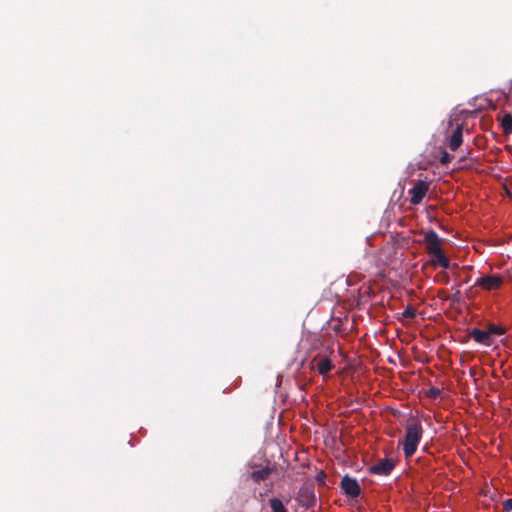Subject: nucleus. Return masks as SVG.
Masks as SVG:
<instances>
[{
    "label": "nucleus",
    "mask_w": 512,
    "mask_h": 512,
    "mask_svg": "<svg viewBox=\"0 0 512 512\" xmlns=\"http://www.w3.org/2000/svg\"><path fill=\"white\" fill-rule=\"evenodd\" d=\"M315 365H316L317 371L321 375H325L332 369V364H331L330 360L327 358H319L318 360L315 359Z\"/></svg>",
    "instance_id": "nucleus-10"
},
{
    "label": "nucleus",
    "mask_w": 512,
    "mask_h": 512,
    "mask_svg": "<svg viewBox=\"0 0 512 512\" xmlns=\"http://www.w3.org/2000/svg\"><path fill=\"white\" fill-rule=\"evenodd\" d=\"M428 191V184L424 181H419L411 189V202L413 204H419Z\"/></svg>",
    "instance_id": "nucleus-5"
},
{
    "label": "nucleus",
    "mask_w": 512,
    "mask_h": 512,
    "mask_svg": "<svg viewBox=\"0 0 512 512\" xmlns=\"http://www.w3.org/2000/svg\"><path fill=\"white\" fill-rule=\"evenodd\" d=\"M501 126L505 133H511L512 132V116L509 114L504 115V117L502 118V121H501Z\"/></svg>",
    "instance_id": "nucleus-13"
},
{
    "label": "nucleus",
    "mask_w": 512,
    "mask_h": 512,
    "mask_svg": "<svg viewBox=\"0 0 512 512\" xmlns=\"http://www.w3.org/2000/svg\"><path fill=\"white\" fill-rule=\"evenodd\" d=\"M442 162H443V163L448 162V156H447V155H445V156H443V157H442Z\"/></svg>",
    "instance_id": "nucleus-16"
},
{
    "label": "nucleus",
    "mask_w": 512,
    "mask_h": 512,
    "mask_svg": "<svg viewBox=\"0 0 512 512\" xmlns=\"http://www.w3.org/2000/svg\"><path fill=\"white\" fill-rule=\"evenodd\" d=\"M269 506L272 512H288L283 501L276 497L269 499Z\"/></svg>",
    "instance_id": "nucleus-11"
},
{
    "label": "nucleus",
    "mask_w": 512,
    "mask_h": 512,
    "mask_svg": "<svg viewBox=\"0 0 512 512\" xmlns=\"http://www.w3.org/2000/svg\"><path fill=\"white\" fill-rule=\"evenodd\" d=\"M462 143V127L457 125L456 129L450 138L449 147L451 150H456Z\"/></svg>",
    "instance_id": "nucleus-9"
},
{
    "label": "nucleus",
    "mask_w": 512,
    "mask_h": 512,
    "mask_svg": "<svg viewBox=\"0 0 512 512\" xmlns=\"http://www.w3.org/2000/svg\"><path fill=\"white\" fill-rule=\"evenodd\" d=\"M404 315H406V316H411V317H412V316H413V313H412L410 310H406V311L404 312Z\"/></svg>",
    "instance_id": "nucleus-15"
},
{
    "label": "nucleus",
    "mask_w": 512,
    "mask_h": 512,
    "mask_svg": "<svg viewBox=\"0 0 512 512\" xmlns=\"http://www.w3.org/2000/svg\"><path fill=\"white\" fill-rule=\"evenodd\" d=\"M503 509L507 512L512 511V499H506L503 502Z\"/></svg>",
    "instance_id": "nucleus-14"
},
{
    "label": "nucleus",
    "mask_w": 512,
    "mask_h": 512,
    "mask_svg": "<svg viewBox=\"0 0 512 512\" xmlns=\"http://www.w3.org/2000/svg\"><path fill=\"white\" fill-rule=\"evenodd\" d=\"M432 258L433 265H438L444 269L449 268L450 262L449 259L446 257L445 253L442 251H438L435 254L430 255Z\"/></svg>",
    "instance_id": "nucleus-8"
},
{
    "label": "nucleus",
    "mask_w": 512,
    "mask_h": 512,
    "mask_svg": "<svg viewBox=\"0 0 512 512\" xmlns=\"http://www.w3.org/2000/svg\"><path fill=\"white\" fill-rule=\"evenodd\" d=\"M297 501L301 506L308 510L315 504V495L311 489L303 487L298 493Z\"/></svg>",
    "instance_id": "nucleus-3"
},
{
    "label": "nucleus",
    "mask_w": 512,
    "mask_h": 512,
    "mask_svg": "<svg viewBox=\"0 0 512 512\" xmlns=\"http://www.w3.org/2000/svg\"><path fill=\"white\" fill-rule=\"evenodd\" d=\"M341 487L344 490L345 494L351 497H356L360 494V486L358 482L355 479L350 478L348 476H345L342 479Z\"/></svg>",
    "instance_id": "nucleus-6"
},
{
    "label": "nucleus",
    "mask_w": 512,
    "mask_h": 512,
    "mask_svg": "<svg viewBox=\"0 0 512 512\" xmlns=\"http://www.w3.org/2000/svg\"><path fill=\"white\" fill-rule=\"evenodd\" d=\"M424 240H425L426 248L428 250L429 255L435 254L438 251H442L441 239L438 237V235L434 231H429L425 235Z\"/></svg>",
    "instance_id": "nucleus-4"
},
{
    "label": "nucleus",
    "mask_w": 512,
    "mask_h": 512,
    "mask_svg": "<svg viewBox=\"0 0 512 512\" xmlns=\"http://www.w3.org/2000/svg\"><path fill=\"white\" fill-rule=\"evenodd\" d=\"M395 466L392 459H382L371 467V472L379 475L389 474Z\"/></svg>",
    "instance_id": "nucleus-7"
},
{
    "label": "nucleus",
    "mask_w": 512,
    "mask_h": 512,
    "mask_svg": "<svg viewBox=\"0 0 512 512\" xmlns=\"http://www.w3.org/2000/svg\"><path fill=\"white\" fill-rule=\"evenodd\" d=\"M504 283V278L498 274H483L474 283L484 291L499 290Z\"/></svg>",
    "instance_id": "nucleus-2"
},
{
    "label": "nucleus",
    "mask_w": 512,
    "mask_h": 512,
    "mask_svg": "<svg viewBox=\"0 0 512 512\" xmlns=\"http://www.w3.org/2000/svg\"><path fill=\"white\" fill-rule=\"evenodd\" d=\"M473 338L477 342L485 343L489 339V334L486 331L475 329L472 333Z\"/></svg>",
    "instance_id": "nucleus-12"
},
{
    "label": "nucleus",
    "mask_w": 512,
    "mask_h": 512,
    "mask_svg": "<svg viewBox=\"0 0 512 512\" xmlns=\"http://www.w3.org/2000/svg\"><path fill=\"white\" fill-rule=\"evenodd\" d=\"M423 429L419 421H410L405 429V436L403 440L399 441L402 446L406 457H411L415 454L417 447L422 439Z\"/></svg>",
    "instance_id": "nucleus-1"
}]
</instances>
